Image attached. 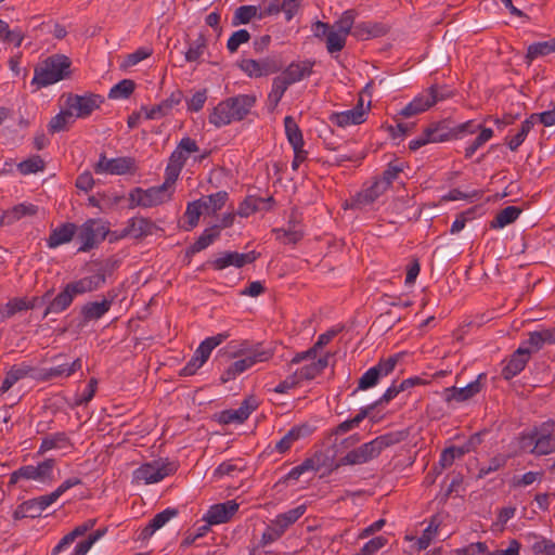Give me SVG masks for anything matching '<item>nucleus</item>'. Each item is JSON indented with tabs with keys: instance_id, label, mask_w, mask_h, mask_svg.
I'll return each instance as SVG.
<instances>
[{
	"instance_id": "1",
	"label": "nucleus",
	"mask_w": 555,
	"mask_h": 555,
	"mask_svg": "<svg viewBox=\"0 0 555 555\" xmlns=\"http://www.w3.org/2000/svg\"><path fill=\"white\" fill-rule=\"evenodd\" d=\"M256 102L255 94H238L228 98L214 107L209 115V122L220 128L232 121H241L250 113Z\"/></svg>"
},
{
	"instance_id": "2",
	"label": "nucleus",
	"mask_w": 555,
	"mask_h": 555,
	"mask_svg": "<svg viewBox=\"0 0 555 555\" xmlns=\"http://www.w3.org/2000/svg\"><path fill=\"white\" fill-rule=\"evenodd\" d=\"M72 61L64 54H52L35 67L31 85L41 89L72 77Z\"/></svg>"
},
{
	"instance_id": "3",
	"label": "nucleus",
	"mask_w": 555,
	"mask_h": 555,
	"mask_svg": "<svg viewBox=\"0 0 555 555\" xmlns=\"http://www.w3.org/2000/svg\"><path fill=\"white\" fill-rule=\"evenodd\" d=\"M478 128L479 126H476L473 120L454 124L450 118H444L442 120L431 122L427 128H425V131L431 143H439L462 139L467 133L473 134L477 132Z\"/></svg>"
},
{
	"instance_id": "4",
	"label": "nucleus",
	"mask_w": 555,
	"mask_h": 555,
	"mask_svg": "<svg viewBox=\"0 0 555 555\" xmlns=\"http://www.w3.org/2000/svg\"><path fill=\"white\" fill-rule=\"evenodd\" d=\"M90 292L93 291L86 276L67 283L63 289L56 296H54L50 305L44 308L42 318L46 319L50 314H60L64 312L70 307L76 296Z\"/></svg>"
},
{
	"instance_id": "5",
	"label": "nucleus",
	"mask_w": 555,
	"mask_h": 555,
	"mask_svg": "<svg viewBox=\"0 0 555 555\" xmlns=\"http://www.w3.org/2000/svg\"><path fill=\"white\" fill-rule=\"evenodd\" d=\"M64 106L69 109L74 118H88L95 109L104 103L100 94L86 92L85 94L65 93Z\"/></svg>"
},
{
	"instance_id": "6",
	"label": "nucleus",
	"mask_w": 555,
	"mask_h": 555,
	"mask_svg": "<svg viewBox=\"0 0 555 555\" xmlns=\"http://www.w3.org/2000/svg\"><path fill=\"white\" fill-rule=\"evenodd\" d=\"M307 511L305 504L298 505L285 513L276 516L274 520L266 528L261 537V544L268 545L279 540L285 531L295 524Z\"/></svg>"
},
{
	"instance_id": "7",
	"label": "nucleus",
	"mask_w": 555,
	"mask_h": 555,
	"mask_svg": "<svg viewBox=\"0 0 555 555\" xmlns=\"http://www.w3.org/2000/svg\"><path fill=\"white\" fill-rule=\"evenodd\" d=\"M109 229L102 219H88L77 227V240L81 243L78 251H89L105 240Z\"/></svg>"
},
{
	"instance_id": "8",
	"label": "nucleus",
	"mask_w": 555,
	"mask_h": 555,
	"mask_svg": "<svg viewBox=\"0 0 555 555\" xmlns=\"http://www.w3.org/2000/svg\"><path fill=\"white\" fill-rule=\"evenodd\" d=\"M238 67L250 78H260L279 73L284 67L281 54H271L260 60L243 59Z\"/></svg>"
},
{
	"instance_id": "9",
	"label": "nucleus",
	"mask_w": 555,
	"mask_h": 555,
	"mask_svg": "<svg viewBox=\"0 0 555 555\" xmlns=\"http://www.w3.org/2000/svg\"><path fill=\"white\" fill-rule=\"evenodd\" d=\"M554 425L553 421H547L540 429L534 428L531 433L522 435L524 443L530 440V444H533L532 453L545 455L553 452L555 449V437L552 435Z\"/></svg>"
},
{
	"instance_id": "10",
	"label": "nucleus",
	"mask_w": 555,
	"mask_h": 555,
	"mask_svg": "<svg viewBox=\"0 0 555 555\" xmlns=\"http://www.w3.org/2000/svg\"><path fill=\"white\" fill-rule=\"evenodd\" d=\"M273 352L269 349H259L256 348L253 352L246 356L243 359H240L233 362L221 375L220 380L222 384H225L232 379H234L237 375L245 372L247 369L251 367L254 364L258 362H264L271 359Z\"/></svg>"
},
{
	"instance_id": "11",
	"label": "nucleus",
	"mask_w": 555,
	"mask_h": 555,
	"mask_svg": "<svg viewBox=\"0 0 555 555\" xmlns=\"http://www.w3.org/2000/svg\"><path fill=\"white\" fill-rule=\"evenodd\" d=\"M157 230H160V228L151 219L145 217H133L128 220L127 225L120 231V233L117 234V232H113V236L109 241L113 242L127 236L135 240H143L144 237L152 235Z\"/></svg>"
},
{
	"instance_id": "12",
	"label": "nucleus",
	"mask_w": 555,
	"mask_h": 555,
	"mask_svg": "<svg viewBox=\"0 0 555 555\" xmlns=\"http://www.w3.org/2000/svg\"><path fill=\"white\" fill-rule=\"evenodd\" d=\"M173 473L171 464H160L158 462L146 463L133 472L132 481L135 483H156Z\"/></svg>"
},
{
	"instance_id": "13",
	"label": "nucleus",
	"mask_w": 555,
	"mask_h": 555,
	"mask_svg": "<svg viewBox=\"0 0 555 555\" xmlns=\"http://www.w3.org/2000/svg\"><path fill=\"white\" fill-rule=\"evenodd\" d=\"M259 256L260 254L256 253L255 250L249 253L224 251L208 263H210L211 267L218 271L223 270L230 266L235 268H243L245 264L256 261Z\"/></svg>"
},
{
	"instance_id": "14",
	"label": "nucleus",
	"mask_w": 555,
	"mask_h": 555,
	"mask_svg": "<svg viewBox=\"0 0 555 555\" xmlns=\"http://www.w3.org/2000/svg\"><path fill=\"white\" fill-rule=\"evenodd\" d=\"M98 175H126L134 169V160L131 157H117L108 159L105 154H101L99 162L93 167Z\"/></svg>"
},
{
	"instance_id": "15",
	"label": "nucleus",
	"mask_w": 555,
	"mask_h": 555,
	"mask_svg": "<svg viewBox=\"0 0 555 555\" xmlns=\"http://www.w3.org/2000/svg\"><path fill=\"white\" fill-rule=\"evenodd\" d=\"M482 379H486V374H479L477 378L469 384H467L464 387H449L444 389V398L447 401H456V402H464L473 397H475L477 393H479L483 387Z\"/></svg>"
},
{
	"instance_id": "16",
	"label": "nucleus",
	"mask_w": 555,
	"mask_h": 555,
	"mask_svg": "<svg viewBox=\"0 0 555 555\" xmlns=\"http://www.w3.org/2000/svg\"><path fill=\"white\" fill-rule=\"evenodd\" d=\"M366 111L363 107L362 98L359 99L358 104L348 111L332 113L328 117L330 121L340 128L351 125H360L365 121Z\"/></svg>"
},
{
	"instance_id": "17",
	"label": "nucleus",
	"mask_w": 555,
	"mask_h": 555,
	"mask_svg": "<svg viewBox=\"0 0 555 555\" xmlns=\"http://www.w3.org/2000/svg\"><path fill=\"white\" fill-rule=\"evenodd\" d=\"M258 408V400L254 396H249L244 399L238 409L225 410L220 414V422L223 424L237 423L242 424L245 422L253 411Z\"/></svg>"
},
{
	"instance_id": "18",
	"label": "nucleus",
	"mask_w": 555,
	"mask_h": 555,
	"mask_svg": "<svg viewBox=\"0 0 555 555\" xmlns=\"http://www.w3.org/2000/svg\"><path fill=\"white\" fill-rule=\"evenodd\" d=\"M238 504L235 501H227L224 503L215 504L209 507L203 520L208 525H220L228 522L237 512Z\"/></svg>"
},
{
	"instance_id": "19",
	"label": "nucleus",
	"mask_w": 555,
	"mask_h": 555,
	"mask_svg": "<svg viewBox=\"0 0 555 555\" xmlns=\"http://www.w3.org/2000/svg\"><path fill=\"white\" fill-rule=\"evenodd\" d=\"M530 359V349L519 347L502 369V377L506 380L519 374Z\"/></svg>"
},
{
	"instance_id": "20",
	"label": "nucleus",
	"mask_w": 555,
	"mask_h": 555,
	"mask_svg": "<svg viewBox=\"0 0 555 555\" xmlns=\"http://www.w3.org/2000/svg\"><path fill=\"white\" fill-rule=\"evenodd\" d=\"M114 302V296L104 297L101 301H89L81 307L80 314L83 323L100 320L107 313Z\"/></svg>"
},
{
	"instance_id": "21",
	"label": "nucleus",
	"mask_w": 555,
	"mask_h": 555,
	"mask_svg": "<svg viewBox=\"0 0 555 555\" xmlns=\"http://www.w3.org/2000/svg\"><path fill=\"white\" fill-rule=\"evenodd\" d=\"M183 98L182 91H173L169 98L162 101L159 104L154 105L152 108L142 106V111L145 112L146 119H158L170 113V111L178 105Z\"/></svg>"
},
{
	"instance_id": "22",
	"label": "nucleus",
	"mask_w": 555,
	"mask_h": 555,
	"mask_svg": "<svg viewBox=\"0 0 555 555\" xmlns=\"http://www.w3.org/2000/svg\"><path fill=\"white\" fill-rule=\"evenodd\" d=\"M435 96L430 95L427 91H423L416 95L409 104H406L399 113L404 118L418 115L426 112L428 108L435 105Z\"/></svg>"
},
{
	"instance_id": "23",
	"label": "nucleus",
	"mask_w": 555,
	"mask_h": 555,
	"mask_svg": "<svg viewBox=\"0 0 555 555\" xmlns=\"http://www.w3.org/2000/svg\"><path fill=\"white\" fill-rule=\"evenodd\" d=\"M77 232V225L73 222L62 223L53 229L47 240L49 248H56L61 245L69 243Z\"/></svg>"
},
{
	"instance_id": "24",
	"label": "nucleus",
	"mask_w": 555,
	"mask_h": 555,
	"mask_svg": "<svg viewBox=\"0 0 555 555\" xmlns=\"http://www.w3.org/2000/svg\"><path fill=\"white\" fill-rule=\"evenodd\" d=\"M198 150L199 147L194 139L190 137H184L181 139L177 147L171 153L169 162L177 165L180 168H183L190 154L196 153L198 152Z\"/></svg>"
},
{
	"instance_id": "25",
	"label": "nucleus",
	"mask_w": 555,
	"mask_h": 555,
	"mask_svg": "<svg viewBox=\"0 0 555 555\" xmlns=\"http://www.w3.org/2000/svg\"><path fill=\"white\" fill-rule=\"evenodd\" d=\"M179 511L173 507H168L160 513H157L149 524L142 529L140 538L145 540L150 539L155 531L163 528L171 518L176 517Z\"/></svg>"
},
{
	"instance_id": "26",
	"label": "nucleus",
	"mask_w": 555,
	"mask_h": 555,
	"mask_svg": "<svg viewBox=\"0 0 555 555\" xmlns=\"http://www.w3.org/2000/svg\"><path fill=\"white\" fill-rule=\"evenodd\" d=\"M314 62L306 60L298 63H291L281 74L282 77L293 85L312 74Z\"/></svg>"
},
{
	"instance_id": "27",
	"label": "nucleus",
	"mask_w": 555,
	"mask_h": 555,
	"mask_svg": "<svg viewBox=\"0 0 555 555\" xmlns=\"http://www.w3.org/2000/svg\"><path fill=\"white\" fill-rule=\"evenodd\" d=\"M82 481L80 478L72 477L63 481L53 492L50 494L41 495L35 498L36 502L40 507V512L42 513L48 506L54 503L63 493H65L68 489L80 485Z\"/></svg>"
},
{
	"instance_id": "28",
	"label": "nucleus",
	"mask_w": 555,
	"mask_h": 555,
	"mask_svg": "<svg viewBox=\"0 0 555 555\" xmlns=\"http://www.w3.org/2000/svg\"><path fill=\"white\" fill-rule=\"evenodd\" d=\"M310 433L311 429L306 424L294 426L276 442L275 450L280 453H285L291 449L295 441L309 436Z\"/></svg>"
},
{
	"instance_id": "29",
	"label": "nucleus",
	"mask_w": 555,
	"mask_h": 555,
	"mask_svg": "<svg viewBox=\"0 0 555 555\" xmlns=\"http://www.w3.org/2000/svg\"><path fill=\"white\" fill-rule=\"evenodd\" d=\"M526 344L529 346L527 349H530V353L532 351H539L543 348L544 345H554L555 344V327L553 328H544L541 331H535L529 333V338Z\"/></svg>"
},
{
	"instance_id": "30",
	"label": "nucleus",
	"mask_w": 555,
	"mask_h": 555,
	"mask_svg": "<svg viewBox=\"0 0 555 555\" xmlns=\"http://www.w3.org/2000/svg\"><path fill=\"white\" fill-rule=\"evenodd\" d=\"M229 336L230 335L228 332H223L215 336L207 337L199 344L194 354L202 361V363H206L211 354V351L221 345Z\"/></svg>"
},
{
	"instance_id": "31",
	"label": "nucleus",
	"mask_w": 555,
	"mask_h": 555,
	"mask_svg": "<svg viewBox=\"0 0 555 555\" xmlns=\"http://www.w3.org/2000/svg\"><path fill=\"white\" fill-rule=\"evenodd\" d=\"M555 53V37L547 41H539L530 44L525 55L527 65L539 56H545Z\"/></svg>"
},
{
	"instance_id": "32",
	"label": "nucleus",
	"mask_w": 555,
	"mask_h": 555,
	"mask_svg": "<svg viewBox=\"0 0 555 555\" xmlns=\"http://www.w3.org/2000/svg\"><path fill=\"white\" fill-rule=\"evenodd\" d=\"M218 227L205 229L202 235L186 249V257H191L196 253L207 248L219 236Z\"/></svg>"
},
{
	"instance_id": "33",
	"label": "nucleus",
	"mask_w": 555,
	"mask_h": 555,
	"mask_svg": "<svg viewBox=\"0 0 555 555\" xmlns=\"http://www.w3.org/2000/svg\"><path fill=\"white\" fill-rule=\"evenodd\" d=\"M521 214V208L517 206H507L504 209L500 210L496 216L491 220L490 228L491 229H502L507 224L513 223L517 220L519 215Z\"/></svg>"
},
{
	"instance_id": "34",
	"label": "nucleus",
	"mask_w": 555,
	"mask_h": 555,
	"mask_svg": "<svg viewBox=\"0 0 555 555\" xmlns=\"http://www.w3.org/2000/svg\"><path fill=\"white\" fill-rule=\"evenodd\" d=\"M144 208L154 207L168 202L171 198V192H167L165 186L158 185L144 190Z\"/></svg>"
},
{
	"instance_id": "35",
	"label": "nucleus",
	"mask_w": 555,
	"mask_h": 555,
	"mask_svg": "<svg viewBox=\"0 0 555 555\" xmlns=\"http://www.w3.org/2000/svg\"><path fill=\"white\" fill-rule=\"evenodd\" d=\"M285 134L292 147H304L302 132L293 116L284 118Z\"/></svg>"
},
{
	"instance_id": "36",
	"label": "nucleus",
	"mask_w": 555,
	"mask_h": 555,
	"mask_svg": "<svg viewBox=\"0 0 555 555\" xmlns=\"http://www.w3.org/2000/svg\"><path fill=\"white\" fill-rule=\"evenodd\" d=\"M272 197L267 199L256 196H247L238 206L237 215L241 217H248L251 214L264 208V206L272 202Z\"/></svg>"
},
{
	"instance_id": "37",
	"label": "nucleus",
	"mask_w": 555,
	"mask_h": 555,
	"mask_svg": "<svg viewBox=\"0 0 555 555\" xmlns=\"http://www.w3.org/2000/svg\"><path fill=\"white\" fill-rule=\"evenodd\" d=\"M31 369L27 365L17 366L13 365L5 374L4 379L0 386L2 392H7L15 383L26 377Z\"/></svg>"
},
{
	"instance_id": "38",
	"label": "nucleus",
	"mask_w": 555,
	"mask_h": 555,
	"mask_svg": "<svg viewBox=\"0 0 555 555\" xmlns=\"http://www.w3.org/2000/svg\"><path fill=\"white\" fill-rule=\"evenodd\" d=\"M74 122V116L67 107L51 118L48 130L50 133H56L68 130V126Z\"/></svg>"
},
{
	"instance_id": "39",
	"label": "nucleus",
	"mask_w": 555,
	"mask_h": 555,
	"mask_svg": "<svg viewBox=\"0 0 555 555\" xmlns=\"http://www.w3.org/2000/svg\"><path fill=\"white\" fill-rule=\"evenodd\" d=\"M475 125L478 126V124ZM478 130L479 134L465 147V158L473 157V155L493 137V130L491 128H483L479 125L477 131Z\"/></svg>"
},
{
	"instance_id": "40",
	"label": "nucleus",
	"mask_w": 555,
	"mask_h": 555,
	"mask_svg": "<svg viewBox=\"0 0 555 555\" xmlns=\"http://www.w3.org/2000/svg\"><path fill=\"white\" fill-rule=\"evenodd\" d=\"M387 189V182L376 180L370 188L358 194V202L361 204H371L386 192Z\"/></svg>"
},
{
	"instance_id": "41",
	"label": "nucleus",
	"mask_w": 555,
	"mask_h": 555,
	"mask_svg": "<svg viewBox=\"0 0 555 555\" xmlns=\"http://www.w3.org/2000/svg\"><path fill=\"white\" fill-rule=\"evenodd\" d=\"M534 124L535 117H532L531 115L521 122L519 131L511 140L507 141V145L511 151H517V149L526 140L528 133L530 132Z\"/></svg>"
},
{
	"instance_id": "42",
	"label": "nucleus",
	"mask_w": 555,
	"mask_h": 555,
	"mask_svg": "<svg viewBox=\"0 0 555 555\" xmlns=\"http://www.w3.org/2000/svg\"><path fill=\"white\" fill-rule=\"evenodd\" d=\"M69 438L65 433H56L50 436H47L42 439L41 446L39 448L40 453H44L52 449H61L69 446Z\"/></svg>"
},
{
	"instance_id": "43",
	"label": "nucleus",
	"mask_w": 555,
	"mask_h": 555,
	"mask_svg": "<svg viewBox=\"0 0 555 555\" xmlns=\"http://www.w3.org/2000/svg\"><path fill=\"white\" fill-rule=\"evenodd\" d=\"M82 366L81 359H76L72 364H60L48 369L44 373V378L50 379L57 376H70Z\"/></svg>"
},
{
	"instance_id": "44",
	"label": "nucleus",
	"mask_w": 555,
	"mask_h": 555,
	"mask_svg": "<svg viewBox=\"0 0 555 555\" xmlns=\"http://www.w3.org/2000/svg\"><path fill=\"white\" fill-rule=\"evenodd\" d=\"M229 195L225 191H219L215 194H210L205 198L201 199L203 208L207 212H217L220 210L227 203Z\"/></svg>"
},
{
	"instance_id": "45",
	"label": "nucleus",
	"mask_w": 555,
	"mask_h": 555,
	"mask_svg": "<svg viewBox=\"0 0 555 555\" xmlns=\"http://www.w3.org/2000/svg\"><path fill=\"white\" fill-rule=\"evenodd\" d=\"M291 85L284 79V77L276 76L272 81V89L268 95V101L272 108H275L283 98L285 91Z\"/></svg>"
},
{
	"instance_id": "46",
	"label": "nucleus",
	"mask_w": 555,
	"mask_h": 555,
	"mask_svg": "<svg viewBox=\"0 0 555 555\" xmlns=\"http://www.w3.org/2000/svg\"><path fill=\"white\" fill-rule=\"evenodd\" d=\"M207 49V38L204 34H199L198 37L189 46L185 52V60L188 62H198L204 52Z\"/></svg>"
},
{
	"instance_id": "47",
	"label": "nucleus",
	"mask_w": 555,
	"mask_h": 555,
	"mask_svg": "<svg viewBox=\"0 0 555 555\" xmlns=\"http://www.w3.org/2000/svg\"><path fill=\"white\" fill-rule=\"evenodd\" d=\"M41 515L40 507L35 499L20 504L13 513L14 519L36 518Z\"/></svg>"
},
{
	"instance_id": "48",
	"label": "nucleus",
	"mask_w": 555,
	"mask_h": 555,
	"mask_svg": "<svg viewBox=\"0 0 555 555\" xmlns=\"http://www.w3.org/2000/svg\"><path fill=\"white\" fill-rule=\"evenodd\" d=\"M135 89V82L131 79H122L112 87L108 92L109 99H128Z\"/></svg>"
},
{
	"instance_id": "49",
	"label": "nucleus",
	"mask_w": 555,
	"mask_h": 555,
	"mask_svg": "<svg viewBox=\"0 0 555 555\" xmlns=\"http://www.w3.org/2000/svg\"><path fill=\"white\" fill-rule=\"evenodd\" d=\"M46 163L39 155H33L17 165L18 171L25 176L42 171Z\"/></svg>"
},
{
	"instance_id": "50",
	"label": "nucleus",
	"mask_w": 555,
	"mask_h": 555,
	"mask_svg": "<svg viewBox=\"0 0 555 555\" xmlns=\"http://www.w3.org/2000/svg\"><path fill=\"white\" fill-rule=\"evenodd\" d=\"M202 201H194L188 204L184 217L186 218V225H183L185 231L192 230L197 225L199 217L202 215Z\"/></svg>"
},
{
	"instance_id": "51",
	"label": "nucleus",
	"mask_w": 555,
	"mask_h": 555,
	"mask_svg": "<svg viewBox=\"0 0 555 555\" xmlns=\"http://www.w3.org/2000/svg\"><path fill=\"white\" fill-rule=\"evenodd\" d=\"M258 9L255 5H241L238 7L232 17V26L241 24H248L256 15Z\"/></svg>"
},
{
	"instance_id": "52",
	"label": "nucleus",
	"mask_w": 555,
	"mask_h": 555,
	"mask_svg": "<svg viewBox=\"0 0 555 555\" xmlns=\"http://www.w3.org/2000/svg\"><path fill=\"white\" fill-rule=\"evenodd\" d=\"M275 237L282 244H296L304 237V232L296 227L288 229H274Z\"/></svg>"
},
{
	"instance_id": "53",
	"label": "nucleus",
	"mask_w": 555,
	"mask_h": 555,
	"mask_svg": "<svg viewBox=\"0 0 555 555\" xmlns=\"http://www.w3.org/2000/svg\"><path fill=\"white\" fill-rule=\"evenodd\" d=\"M356 11L354 10H347L345 11L340 18L335 22L333 25V29L348 36L349 34H352L353 30V23L356 20Z\"/></svg>"
},
{
	"instance_id": "54",
	"label": "nucleus",
	"mask_w": 555,
	"mask_h": 555,
	"mask_svg": "<svg viewBox=\"0 0 555 555\" xmlns=\"http://www.w3.org/2000/svg\"><path fill=\"white\" fill-rule=\"evenodd\" d=\"M27 310L26 298L15 297L5 305L0 306V314L2 319H9L20 311Z\"/></svg>"
},
{
	"instance_id": "55",
	"label": "nucleus",
	"mask_w": 555,
	"mask_h": 555,
	"mask_svg": "<svg viewBox=\"0 0 555 555\" xmlns=\"http://www.w3.org/2000/svg\"><path fill=\"white\" fill-rule=\"evenodd\" d=\"M20 479H26V480L40 479V473H38L37 466L26 465V466H22L21 468H18L15 472H13L10 475L9 485L10 486L15 485L18 482Z\"/></svg>"
},
{
	"instance_id": "56",
	"label": "nucleus",
	"mask_w": 555,
	"mask_h": 555,
	"mask_svg": "<svg viewBox=\"0 0 555 555\" xmlns=\"http://www.w3.org/2000/svg\"><path fill=\"white\" fill-rule=\"evenodd\" d=\"M370 412L371 411L367 406L361 409L360 412L353 418H350V420H347V421H344L343 423H340L336 427L335 434H337V435L346 434L347 431L351 430L352 428L358 427L360 425V423L369 415Z\"/></svg>"
},
{
	"instance_id": "57",
	"label": "nucleus",
	"mask_w": 555,
	"mask_h": 555,
	"mask_svg": "<svg viewBox=\"0 0 555 555\" xmlns=\"http://www.w3.org/2000/svg\"><path fill=\"white\" fill-rule=\"evenodd\" d=\"M363 463L366 462L363 457V454L361 453L360 448H357L349 451L345 456L340 457L338 462L332 466L331 470H336L344 465H358Z\"/></svg>"
},
{
	"instance_id": "58",
	"label": "nucleus",
	"mask_w": 555,
	"mask_h": 555,
	"mask_svg": "<svg viewBox=\"0 0 555 555\" xmlns=\"http://www.w3.org/2000/svg\"><path fill=\"white\" fill-rule=\"evenodd\" d=\"M347 36L333 29L326 37V49L330 53L339 52L345 48Z\"/></svg>"
},
{
	"instance_id": "59",
	"label": "nucleus",
	"mask_w": 555,
	"mask_h": 555,
	"mask_svg": "<svg viewBox=\"0 0 555 555\" xmlns=\"http://www.w3.org/2000/svg\"><path fill=\"white\" fill-rule=\"evenodd\" d=\"M250 40V34L247 29H238L234 31L227 42V49L230 53H235L240 46Z\"/></svg>"
},
{
	"instance_id": "60",
	"label": "nucleus",
	"mask_w": 555,
	"mask_h": 555,
	"mask_svg": "<svg viewBox=\"0 0 555 555\" xmlns=\"http://www.w3.org/2000/svg\"><path fill=\"white\" fill-rule=\"evenodd\" d=\"M404 352H399L390 356L387 359H380L374 367L378 370V373L382 376L389 375L396 367L397 363L402 359Z\"/></svg>"
},
{
	"instance_id": "61",
	"label": "nucleus",
	"mask_w": 555,
	"mask_h": 555,
	"mask_svg": "<svg viewBox=\"0 0 555 555\" xmlns=\"http://www.w3.org/2000/svg\"><path fill=\"white\" fill-rule=\"evenodd\" d=\"M535 542L531 546L534 555H555L554 541L543 537H535Z\"/></svg>"
},
{
	"instance_id": "62",
	"label": "nucleus",
	"mask_w": 555,
	"mask_h": 555,
	"mask_svg": "<svg viewBox=\"0 0 555 555\" xmlns=\"http://www.w3.org/2000/svg\"><path fill=\"white\" fill-rule=\"evenodd\" d=\"M405 438L403 431L389 433L375 438L377 447L382 452L384 449L401 442Z\"/></svg>"
},
{
	"instance_id": "63",
	"label": "nucleus",
	"mask_w": 555,
	"mask_h": 555,
	"mask_svg": "<svg viewBox=\"0 0 555 555\" xmlns=\"http://www.w3.org/2000/svg\"><path fill=\"white\" fill-rule=\"evenodd\" d=\"M439 524L436 522V517H433L427 528L423 531L422 535L417 540L418 550H426L438 531Z\"/></svg>"
},
{
	"instance_id": "64",
	"label": "nucleus",
	"mask_w": 555,
	"mask_h": 555,
	"mask_svg": "<svg viewBox=\"0 0 555 555\" xmlns=\"http://www.w3.org/2000/svg\"><path fill=\"white\" fill-rule=\"evenodd\" d=\"M37 206L33 204H18L15 205L10 211L7 212L8 218L11 220H18L24 216H34L37 214Z\"/></svg>"
}]
</instances>
